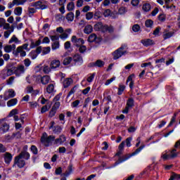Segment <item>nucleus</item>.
I'll return each instance as SVG.
<instances>
[{
    "label": "nucleus",
    "mask_w": 180,
    "mask_h": 180,
    "mask_svg": "<svg viewBox=\"0 0 180 180\" xmlns=\"http://www.w3.org/2000/svg\"><path fill=\"white\" fill-rule=\"evenodd\" d=\"M126 54H127V45L124 44L112 52V56L113 60H119L120 57H122V56H126Z\"/></svg>",
    "instance_id": "nucleus-1"
},
{
    "label": "nucleus",
    "mask_w": 180,
    "mask_h": 180,
    "mask_svg": "<svg viewBox=\"0 0 180 180\" xmlns=\"http://www.w3.org/2000/svg\"><path fill=\"white\" fill-rule=\"evenodd\" d=\"M55 140L56 136L53 135L49 136L46 132H44L42 134V136L41 137V143H42V144L45 146V147H49L50 144H51V142L54 141Z\"/></svg>",
    "instance_id": "nucleus-2"
},
{
    "label": "nucleus",
    "mask_w": 180,
    "mask_h": 180,
    "mask_svg": "<svg viewBox=\"0 0 180 180\" xmlns=\"http://www.w3.org/2000/svg\"><path fill=\"white\" fill-rule=\"evenodd\" d=\"M145 147H146V146L143 145V146H140L139 148H137L134 153H132L131 155H129L128 157L124 156L122 160L119 159V160L117 162H115L113 167H116V165H119V164H122V162H124V161H127V160H129V158H130V157H133V155H136L139 154V153H140L141 151V150H143V148H144Z\"/></svg>",
    "instance_id": "nucleus-3"
},
{
    "label": "nucleus",
    "mask_w": 180,
    "mask_h": 180,
    "mask_svg": "<svg viewBox=\"0 0 180 180\" xmlns=\"http://www.w3.org/2000/svg\"><path fill=\"white\" fill-rule=\"evenodd\" d=\"M11 75H13V70L9 68L8 66H6L0 72V77L2 79H6Z\"/></svg>",
    "instance_id": "nucleus-4"
},
{
    "label": "nucleus",
    "mask_w": 180,
    "mask_h": 180,
    "mask_svg": "<svg viewBox=\"0 0 180 180\" xmlns=\"http://www.w3.org/2000/svg\"><path fill=\"white\" fill-rule=\"evenodd\" d=\"M10 126L5 119L0 120V133L5 134L9 131Z\"/></svg>",
    "instance_id": "nucleus-5"
},
{
    "label": "nucleus",
    "mask_w": 180,
    "mask_h": 180,
    "mask_svg": "<svg viewBox=\"0 0 180 180\" xmlns=\"http://www.w3.org/2000/svg\"><path fill=\"white\" fill-rule=\"evenodd\" d=\"M14 165L18 168H23V167L26 165V162L25 161V159L20 158V155H17L14 158Z\"/></svg>",
    "instance_id": "nucleus-6"
},
{
    "label": "nucleus",
    "mask_w": 180,
    "mask_h": 180,
    "mask_svg": "<svg viewBox=\"0 0 180 180\" xmlns=\"http://www.w3.org/2000/svg\"><path fill=\"white\" fill-rule=\"evenodd\" d=\"M15 96H16V93L15 92V90L9 89L4 92V101H8V99H11V98H15Z\"/></svg>",
    "instance_id": "nucleus-7"
},
{
    "label": "nucleus",
    "mask_w": 180,
    "mask_h": 180,
    "mask_svg": "<svg viewBox=\"0 0 180 180\" xmlns=\"http://www.w3.org/2000/svg\"><path fill=\"white\" fill-rule=\"evenodd\" d=\"M25 71H26L25 66L23 65H18L14 69V74L16 77H20L22 74H25Z\"/></svg>",
    "instance_id": "nucleus-8"
},
{
    "label": "nucleus",
    "mask_w": 180,
    "mask_h": 180,
    "mask_svg": "<svg viewBox=\"0 0 180 180\" xmlns=\"http://www.w3.org/2000/svg\"><path fill=\"white\" fill-rule=\"evenodd\" d=\"M71 41L73 43L74 46H77V47H79V46H82V44L85 43L83 39L77 38L75 35L72 37Z\"/></svg>",
    "instance_id": "nucleus-9"
},
{
    "label": "nucleus",
    "mask_w": 180,
    "mask_h": 180,
    "mask_svg": "<svg viewBox=\"0 0 180 180\" xmlns=\"http://www.w3.org/2000/svg\"><path fill=\"white\" fill-rule=\"evenodd\" d=\"M73 63L76 65H82V63H84V60L82 59V56L79 54H75L72 58Z\"/></svg>",
    "instance_id": "nucleus-10"
},
{
    "label": "nucleus",
    "mask_w": 180,
    "mask_h": 180,
    "mask_svg": "<svg viewBox=\"0 0 180 180\" xmlns=\"http://www.w3.org/2000/svg\"><path fill=\"white\" fill-rule=\"evenodd\" d=\"M13 54L15 57H18L19 56L20 57H26V51L19 46L16 49V50L13 51Z\"/></svg>",
    "instance_id": "nucleus-11"
},
{
    "label": "nucleus",
    "mask_w": 180,
    "mask_h": 180,
    "mask_svg": "<svg viewBox=\"0 0 180 180\" xmlns=\"http://www.w3.org/2000/svg\"><path fill=\"white\" fill-rule=\"evenodd\" d=\"M60 65H61V62L59 60L54 59L51 61L50 67L53 71H57L60 68Z\"/></svg>",
    "instance_id": "nucleus-12"
},
{
    "label": "nucleus",
    "mask_w": 180,
    "mask_h": 180,
    "mask_svg": "<svg viewBox=\"0 0 180 180\" xmlns=\"http://www.w3.org/2000/svg\"><path fill=\"white\" fill-rule=\"evenodd\" d=\"M37 9H46L47 5L44 1H37L32 4Z\"/></svg>",
    "instance_id": "nucleus-13"
},
{
    "label": "nucleus",
    "mask_w": 180,
    "mask_h": 180,
    "mask_svg": "<svg viewBox=\"0 0 180 180\" xmlns=\"http://www.w3.org/2000/svg\"><path fill=\"white\" fill-rule=\"evenodd\" d=\"M72 30L68 28L65 30V32L60 35L61 40H67L68 39V35L71 34Z\"/></svg>",
    "instance_id": "nucleus-14"
},
{
    "label": "nucleus",
    "mask_w": 180,
    "mask_h": 180,
    "mask_svg": "<svg viewBox=\"0 0 180 180\" xmlns=\"http://www.w3.org/2000/svg\"><path fill=\"white\" fill-rule=\"evenodd\" d=\"M15 50H16V44H15L4 46L5 53H12V51H15Z\"/></svg>",
    "instance_id": "nucleus-15"
},
{
    "label": "nucleus",
    "mask_w": 180,
    "mask_h": 180,
    "mask_svg": "<svg viewBox=\"0 0 180 180\" xmlns=\"http://www.w3.org/2000/svg\"><path fill=\"white\" fill-rule=\"evenodd\" d=\"M174 32L172 31L165 30L162 34L164 40H167V39H171V37L174 36Z\"/></svg>",
    "instance_id": "nucleus-16"
},
{
    "label": "nucleus",
    "mask_w": 180,
    "mask_h": 180,
    "mask_svg": "<svg viewBox=\"0 0 180 180\" xmlns=\"http://www.w3.org/2000/svg\"><path fill=\"white\" fill-rule=\"evenodd\" d=\"M22 160H30V153L26 150L22 151L19 155Z\"/></svg>",
    "instance_id": "nucleus-17"
},
{
    "label": "nucleus",
    "mask_w": 180,
    "mask_h": 180,
    "mask_svg": "<svg viewBox=\"0 0 180 180\" xmlns=\"http://www.w3.org/2000/svg\"><path fill=\"white\" fill-rule=\"evenodd\" d=\"M50 81H51L50 76L44 75L41 77V84H42V85H47Z\"/></svg>",
    "instance_id": "nucleus-18"
},
{
    "label": "nucleus",
    "mask_w": 180,
    "mask_h": 180,
    "mask_svg": "<svg viewBox=\"0 0 180 180\" xmlns=\"http://www.w3.org/2000/svg\"><path fill=\"white\" fill-rule=\"evenodd\" d=\"M4 161L6 162V164H11V162L12 161V154L9 153H6L4 154Z\"/></svg>",
    "instance_id": "nucleus-19"
},
{
    "label": "nucleus",
    "mask_w": 180,
    "mask_h": 180,
    "mask_svg": "<svg viewBox=\"0 0 180 180\" xmlns=\"http://www.w3.org/2000/svg\"><path fill=\"white\" fill-rule=\"evenodd\" d=\"M103 65H105V62L101 60H97L95 63H91V67H98L102 68Z\"/></svg>",
    "instance_id": "nucleus-20"
},
{
    "label": "nucleus",
    "mask_w": 180,
    "mask_h": 180,
    "mask_svg": "<svg viewBox=\"0 0 180 180\" xmlns=\"http://www.w3.org/2000/svg\"><path fill=\"white\" fill-rule=\"evenodd\" d=\"M65 140H67L66 138H65V136L60 135L58 139H55L54 143H55V144L61 145V144H63V143H65Z\"/></svg>",
    "instance_id": "nucleus-21"
},
{
    "label": "nucleus",
    "mask_w": 180,
    "mask_h": 180,
    "mask_svg": "<svg viewBox=\"0 0 180 180\" xmlns=\"http://www.w3.org/2000/svg\"><path fill=\"white\" fill-rule=\"evenodd\" d=\"M143 46L148 47V46H153L154 44V41L150 39H143L141 41Z\"/></svg>",
    "instance_id": "nucleus-22"
},
{
    "label": "nucleus",
    "mask_w": 180,
    "mask_h": 180,
    "mask_svg": "<svg viewBox=\"0 0 180 180\" xmlns=\"http://www.w3.org/2000/svg\"><path fill=\"white\" fill-rule=\"evenodd\" d=\"M74 82V80H72V78H66L63 81V86L64 88H68L70 85H71Z\"/></svg>",
    "instance_id": "nucleus-23"
},
{
    "label": "nucleus",
    "mask_w": 180,
    "mask_h": 180,
    "mask_svg": "<svg viewBox=\"0 0 180 180\" xmlns=\"http://www.w3.org/2000/svg\"><path fill=\"white\" fill-rule=\"evenodd\" d=\"M103 24H102V22H97L96 24H95L94 25V30H96V32H103Z\"/></svg>",
    "instance_id": "nucleus-24"
},
{
    "label": "nucleus",
    "mask_w": 180,
    "mask_h": 180,
    "mask_svg": "<svg viewBox=\"0 0 180 180\" xmlns=\"http://www.w3.org/2000/svg\"><path fill=\"white\" fill-rule=\"evenodd\" d=\"M91 32H94V27L91 25H87L85 26L84 32L85 34H90Z\"/></svg>",
    "instance_id": "nucleus-25"
},
{
    "label": "nucleus",
    "mask_w": 180,
    "mask_h": 180,
    "mask_svg": "<svg viewBox=\"0 0 180 180\" xmlns=\"http://www.w3.org/2000/svg\"><path fill=\"white\" fill-rule=\"evenodd\" d=\"M13 30H15V28L13 26H11L10 30H8L7 31L4 32V36L5 39H8L11 36V34L13 33Z\"/></svg>",
    "instance_id": "nucleus-26"
},
{
    "label": "nucleus",
    "mask_w": 180,
    "mask_h": 180,
    "mask_svg": "<svg viewBox=\"0 0 180 180\" xmlns=\"http://www.w3.org/2000/svg\"><path fill=\"white\" fill-rule=\"evenodd\" d=\"M12 43H15V44H20V41L18 37H16V35H13L12 37L8 41L9 44H12Z\"/></svg>",
    "instance_id": "nucleus-27"
},
{
    "label": "nucleus",
    "mask_w": 180,
    "mask_h": 180,
    "mask_svg": "<svg viewBox=\"0 0 180 180\" xmlns=\"http://www.w3.org/2000/svg\"><path fill=\"white\" fill-rule=\"evenodd\" d=\"M51 70H53L51 68V66H49L47 65H44L42 67V71H43L44 74H50V72H51Z\"/></svg>",
    "instance_id": "nucleus-28"
},
{
    "label": "nucleus",
    "mask_w": 180,
    "mask_h": 180,
    "mask_svg": "<svg viewBox=\"0 0 180 180\" xmlns=\"http://www.w3.org/2000/svg\"><path fill=\"white\" fill-rule=\"evenodd\" d=\"M178 154H179V152L176 151V149H172L169 153L170 159L176 158V157H178Z\"/></svg>",
    "instance_id": "nucleus-29"
},
{
    "label": "nucleus",
    "mask_w": 180,
    "mask_h": 180,
    "mask_svg": "<svg viewBox=\"0 0 180 180\" xmlns=\"http://www.w3.org/2000/svg\"><path fill=\"white\" fill-rule=\"evenodd\" d=\"M18 103V98H12L7 102V106L11 108L12 106H15Z\"/></svg>",
    "instance_id": "nucleus-30"
},
{
    "label": "nucleus",
    "mask_w": 180,
    "mask_h": 180,
    "mask_svg": "<svg viewBox=\"0 0 180 180\" xmlns=\"http://www.w3.org/2000/svg\"><path fill=\"white\" fill-rule=\"evenodd\" d=\"M103 32H108V33H113L115 32V28L112 26L104 25Z\"/></svg>",
    "instance_id": "nucleus-31"
},
{
    "label": "nucleus",
    "mask_w": 180,
    "mask_h": 180,
    "mask_svg": "<svg viewBox=\"0 0 180 180\" xmlns=\"http://www.w3.org/2000/svg\"><path fill=\"white\" fill-rule=\"evenodd\" d=\"M142 9L144 12H149V11H151V4L149 3L144 4L142 6Z\"/></svg>",
    "instance_id": "nucleus-32"
},
{
    "label": "nucleus",
    "mask_w": 180,
    "mask_h": 180,
    "mask_svg": "<svg viewBox=\"0 0 180 180\" xmlns=\"http://www.w3.org/2000/svg\"><path fill=\"white\" fill-rule=\"evenodd\" d=\"M41 44V40L38 39L36 41H32L30 44V48L31 49H34V47H37V46H40Z\"/></svg>",
    "instance_id": "nucleus-33"
},
{
    "label": "nucleus",
    "mask_w": 180,
    "mask_h": 180,
    "mask_svg": "<svg viewBox=\"0 0 180 180\" xmlns=\"http://www.w3.org/2000/svg\"><path fill=\"white\" fill-rule=\"evenodd\" d=\"M53 133H55V134H60V133H61V130H63V128H61V127L60 126H55L52 128Z\"/></svg>",
    "instance_id": "nucleus-34"
},
{
    "label": "nucleus",
    "mask_w": 180,
    "mask_h": 180,
    "mask_svg": "<svg viewBox=\"0 0 180 180\" xmlns=\"http://www.w3.org/2000/svg\"><path fill=\"white\" fill-rule=\"evenodd\" d=\"M27 0H13L14 5H16V6H19L20 5H25Z\"/></svg>",
    "instance_id": "nucleus-35"
},
{
    "label": "nucleus",
    "mask_w": 180,
    "mask_h": 180,
    "mask_svg": "<svg viewBox=\"0 0 180 180\" xmlns=\"http://www.w3.org/2000/svg\"><path fill=\"white\" fill-rule=\"evenodd\" d=\"M60 49V41H54L51 45V49L52 50H58Z\"/></svg>",
    "instance_id": "nucleus-36"
},
{
    "label": "nucleus",
    "mask_w": 180,
    "mask_h": 180,
    "mask_svg": "<svg viewBox=\"0 0 180 180\" xmlns=\"http://www.w3.org/2000/svg\"><path fill=\"white\" fill-rule=\"evenodd\" d=\"M72 61H73L72 57H70V56L66 57L63 60V65H68L71 64Z\"/></svg>",
    "instance_id": "nucleus-37"
},
{
    "label": "nucleus",
    "mask_w": 180,
    "mask_h": 180,
    "mask_svg": "<svg viewBox=\"0 0 180 180\" xmlns=\"http://www.w3.org/2000/svg\"><path fill=\"white\" fill-rule=\"evenodd\" d=\"M161 158L164 160V161H167V160H171V156L168 152L165 151V153H162Z\"/></svg>",
    "instance_id": "nucleus-38"
},
{
    "label": "nucleus",
    "mask_w": 180,
    "mask_h": 180,
    "mask_svg": "<svg viewBox=\"0 0 180 180\" xmlns=\"http://www.w3.org/2000/svg\"><path fill=\"white\" fill-rule=\"evenodd\" d=\"M74 16L75 15L72 12H70L69 13H68L66 15V19L68 22H72V20H74Z\"/></svg>",
    "instance_id": "nucleus-39"
},
{
    "label": "nucleus",
    "mask_w": 180,
    "mask_h": 180,
    "mask_svg": "<svg viewBox=\"0 0 180 180\" xmlns=\"http://www.w3.org/2000/svg\"><path fill=\"white\" fill-rule=\"evenodd\" d=\"M72 174V165H70L69 167H68V169L65 172V176H70Z\"/></svg>",
    "instance_id": "nucleus-40"
},
{
    "label": "nucleus",
    "mask_w": 180,
    "mask_h": 180,
    "mask_svg": "<svg viewBox=\"0 0 180 180\" xmlns=\"http://www.w3.org/2000/svg\"><path fill=\"white\" fill-rule=\"evenodd\" d=\"M125 89H126V86L123 84H120L118 88L117 95H122V94H123Z\"/></svg>",
    "instance_id": "nucleus-41"
},
{
    "label": "nucleus",
    "mask_w": 180,
    "mask_h": 180,
    "mask_svg": "<svg viewBox=\"0 0 180 180\" xmlns=\"http://www.w3.org/2000/svg\"><path fill=\"white\" fill-rule=\"evenodd\" d=\"M127 106L129 108H133L134 106V100L131 98H129L127 101Z\"/></svg>",
    "instance_id": "nucleus-42"
},
{
    "label": "nucleus",
    "mask_w": 180,
    "mask_h": 180,
    "mask_svg": "<svg viewBox=\"0 0 180 180\" xmlns=\"http://www.w3.org/2000/svg\"><path fill=\"white\" fill-rule=\"evenodd\" d=\"M46 92L48 94H52V92H54V84H51L46 87Z\"/></svg>",
    "instance_id": "nucleus-43"
},
{
    "label": "nucleus",
    "mask_w": 180,
    "mask_h": 180,
    "mask_svg": "<svg viewBox=\"0 0 180 180\" xmlns=\"http://www.w3.org/2000/svg\"><path fill=\"white\" fill-rule=\"evenodd\" d=\"M26 81L27 82V84H33V82H34V75L33 76H30L28 75L26 77Z\"/></svg>",
    "instance_id": "nucleus-44"
},
{
    "label": "nucleus",
    "mask_w": 180,
    "mask_h": 180,
    "mask_svg": "<svg viewBox=\"0 0 180 180\" xmlns=\"http://www.w3.org/2000/svg\"><path fill=\"white\" fill-rule=\"evenodd\" d=\"M75 8V4H74V2H70L67 5V9L69 11H74Z\"/></svg>",
    "instance_id": "nucleus-45"
},
{
    "label": "nucleus",
    "mask_w": 180,
    "mask_h": 180,
    "mask_svg": "<svg viewBox=\"0 0 180 180\" xmlns=\"http://www.w3.org/2000/svg\"><path fill=\"white\" fill-rule=\"evenodd\" d=\"M77 92V86H73L71 90L69 91L67 98H70L72 95H74Z\"/></svg>",
    "instance_id": "nucleus-46"
},
{
    "label": "nucleus",
    "mask_w": 180,
    "mask_h": 180,
    "mask_svg": "<svg viewBox=\"0 0 180 180\" xmlns=\"http://www.w3.org/2000/svg\"><path fill=\"white\" fill-rule=\"evenodd\" d=\"M14 13L17 16H20L22 15V7H17L14 9Z\"/></svg>",
    "instance_id": "nucleus-47"
},
{
    "label": "nucleus",
    "mask_w": 180,
    "mask_h": 180,
    "mask_svg": "<svg viewBox=\"0 0 180 180\" xmlns=\"http://www.w3.org/2000/svg\"><path fill=\"white\" fill-rule=\"evenodd\" d=\"M95 40H96V34H91V35H89L88 38V41H89L90 43H94Z\"/></svg>",
    "instance_id": "nucleus-48"
},
{
    "label": "nucleus",
    "mask_w": 180,
    "mask_h": 180,
    "mask_svg": "<svg viewBox=\"0 0 180 180\" xmlns=\"http://www.w3.org/2000/svg\"><path fill=\"white\" fill-rule=\"evenodd\" d=\"M51 51V48L50 46L42 48V53L46 56V54H49Z\"/></svg>",
    "instance_id": "nucleus-49"
},
{
    "label": "nucleus",
    "mask_w": 180,
    "mask_h": 180,
    "mask_svg": "<svg viewBox=\"0 0 180 180\" xmlns=\"http://www.w3.org/2000/svg\"><path fill=\"white\" fill-rule=\"evenodd\" d=\"M30 150L32 153L34 154V155H37V154L39 153V150L37 149V147H36V146L34 145H32L31 146Z\"/></svg>",
    "instance_id": "nucleus-50"
},
{
    "label": "nucleus",
    "mask_w": 180,
    "mask_h": 180,
    "mask_svg": "<svg viewBox=\"0 0 180 180\" xmlns=\"http://www.w3.org/2000/svg\"><path fill=\"white\" fill-rule=\"evenodd\" d=\"M29 105H30V108L31 109H36V108H37V106H39V104L36 101L29 102Z\"/></svg>",
    "instance_id": "nucleus-51"
},
{
    "label": "nucleus",
    "mask_w": 180,
    "mask_h": 180,
    "mask_svg": "<svg viewBox=\"0 0 180 180\" xmlns=\"http://www.w3.org/2000/svg\"><path fill=\"white\" fill-rule=\"evenodd\" d=\"M153 25H154V22L152 20H147L145 22V25L146 27H153Z\"/></svg>",
    "instance_id": "nucleus-52"
},
{
    "label": "nucleus",
    "mask_w": 180,
    "mask_h": 180,
    "mask_svg": "<svg viewBox=\"0 0 180 180\" xmlns=\"http://www.w3.org/2000/svg\"><path fill=\"white\" fill-rule=\"evenodd\" d=\"M41 78H42L41 75H37V76L34 75V81H35L37 84L41 83Z\"/></svg>",
    "instance_id": "nucleus-53"
},
{
    "label": "nucleus",
    "mask_w": 180,
    "mask_h": 180,
    "mask_svg": "<svg viewBox=\"0 0 180 180\" xmlns=\"http://www.w3.org/2000/svg\"><path fill=\"white\" fill-rule=\"evenodd\" d=\"M131 140H133V138H131V137H128L125 140L124 143H125L127 147H131Z\"/></svg>",
    "instance_id": "nucleus-54"
},
{
    "label": "nucleus",
    "mask_w": 180,
    "mask_h": 180,
    "mask_svg": "<svg viewBox=\"0 0 180 180\" xmlns=\"http://www.w3.org/2000/svg\"><path fill=\"white\" fill-rule=\"evenodd\" d=\"M127 12V8L126 7H121L118 10L119 15H124Z\"/></svg>",
    "instance_id": "nucleus-55"
},
{
    "label": "nucleus",
    "mask_w": 180,
    "mask_h": 180,
    "mask_svg": "<svg viewBox=\"0 0 180 180\" xmlns=\"http://www.w3.org/2000/svg\"><path fill=\"white\" fill-rule=\"evenodd\" d=\"M32 64V61L29 58H26L24 60V65L26 67V68H28V67H30Z\"/></svg>",
    "instance_id": "nucleus-56"
},
{
    "label": "nucleus",
    "mask_w": 180,
    "mask_h": 180,
    "mask_svg": "<svg viewBox=\"0 0 180 180\" xmlns=\"http://www.w3.org/2000/svg\"><path fill=\"white\" fill-rule=\"evenodd\" d=\"M180 179V175L173 173L169 180H178Z\"/></svg>",
    "instance_id": "nucleus-57"
},
{
    "label": "nucleus",
    "mask_w": 180,
    "mask_h": 180,
    "mask_svg": "<svg viewBox=\"0 0 180 180\" xmlns=\"http://www.w3.org/2000/svg\"><path fill=\"white\" fill-rule=\"evenodd\" d=\"M94 18V12H88L86 14V20H91Z\"/></svg>",
    "instance_id": "nucleus-58"
},
{
    "label": "nucleus",
    "mask_w": 180,
    "mask_h": 180,
    "mask_svg": "<svg viewBox=\"0 0 180 180\" xmlns=\"http://www.w3.org/2000/svg\"><path fill=\"white\" fill-rule=\"evenodd\" d=\"M15 81V77H11L8 78V79L6 80L7 85H13V82Z\"/></svg>",
    "instance_id": "nucleus-59"
},
{
    "label": "nucleus",
    "mask_w": 180,
    "mask_h": 180,
    "mask_svg": "<svg viewBox=\"0 0 180 180\" xmlns=\"http://www.w3.org/2000/svg\"><path fill=\"white\" fill-rule=\"evenodd\" d=\"M79 53H84V51H86V46L84 45L79 46Z\"/></svg>",
    "instance_id": "nucleus-60"
},
{
    "label": "nucleus",
    "mask_w": 180,
    "mask_h": 180,
    "mask_svg": "<svg viewBox=\"0 0 180 180\" xmlns=\"http://www.w3.org/2000/svg\"><path fill=\"white\" fill-rule=\"evenodd\" d=\"M79 100H76L72 103L71 106L72 108H78V105H79Z\"/></svg>",
    "instance_id": "nucleus-61"
},
{
    "label": "nucleus",
    "mask_w": 180,
    "mask_h": 180,
    "mask_svg": "<svg viewBox=\"0 0 180 180\" xmlns=\"http://www.w3.org/2000/svg\"><path fill=\"white\" fill-rule=\"evenodd\" d=\"M95 75H96L95 73H92L91 75H90L87 78V82H89V83L92 82V81H94L95 78Z\"/></svg>",
    "instance_id": "nucleus-62"
},
{
    "label": "nucleus",
    "mask_w": 180,
    "mask_h": 180,
    "mask_svg": "<svg viewBox=\"0 0 180 180\" xmlns=\"http://www.w3.org/2000/svg\"><path fill=\"white\" fill-rule=\"evenodd\" d=\"M15 115H18V109H13V110H12L10 112L8 116H9V117H12V116H15Z\"/></svg>",
    "instance_id": "nucleus-63"
},
{
    "label": "nucleus",
    "mask_w": 180,
    "mask_h": 180,
    "mask_svg": "<svg viewBox=\"0 0 180 180\" xmlns=\"http://www.w3.org/2000/svg\"><path fill=\"white\" fill-rule=\"evenodd\" d=\"M93 18H94V19L96 20H98V19H101V12L99 11H96L94 14Z\"/></svg>",
    "instance_id": "nucleus-64"
}]
</instances>
